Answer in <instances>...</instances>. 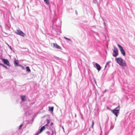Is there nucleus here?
Here are the masks:
<instances>
[{"label": "nucleus", "mask_w": 135, "mask_h": 135, "mask_svg": "<svg viewBox=\"0 0 135 135\" xmlns=\"http://www.w3.org/2000/svg\"><path fill=\"white\" fill-rule=\"evenodd\" d=\"M113 129V127H111L110 128V129Z\"/></svg>", "instance_id": "obj_32"}, {"label": "nucleus", "mask_w": 135, "mask_h": 135, "mask_svg": "<svg viewBox=\"0 0 135 135\" xmlns=\"http://www.w3.org/2000/svg\"><path fill=\"white\" fill-rule=\"evenodd\" d=\"M16 33L18 35H20L23 37H24L25 34L21 31L17 30Z\"/></svg>", "instance_id": "obj_4"}, {"label": "nucleus", "mask_w": 135, "mask_h": 135, "mask_svg": "<svg viewBox=\"0 0 135 135\" xmlns=\"http://www.w3.org/2000/svg\"><path fill=\"white\" fill-rule=\"evenodd\" d=\"M44 2L47 4H49V0H44Z\"/></svg>", "instance_id": "obj_19"}, {"label": "nucleus", "mask_w": 135, "mask_h": 135, "mask_svg": "<svg viewBox=\"0 0 135 135\" xmlns=\"http://www.w3.org/2000/svg\"><path fill=\"white\" fill-rule=\"evenodd\" d=\"M59 26H60V25H56V26L57 27H59Z\"/></svg>", "instance_id": "obj_34"}, {"label": "nucleus", "mask_w": 135, "mask_h": 135, "mask_svg": "<svg viewBox=\"0 0 135 135\" xmlns=\"http://www.w3.org/2000/svg\"><path fill=\"white\" fill-rule=\"evenodd\" d=\"M23 125V124H21L19 126V129H20L22 127V126Z\"/></svg>", "instance_id": "obj_26"}, {"label": "nucleus", "mask_w": 135, "mask_h": 135, "mask_svg": "<svg viewBox=\"0 0 135 135\" xmlns=\"http://www.w3.org/2000/svg\"><path fill=\"white\" fill-rule=\"evenodd\" d=\"M46 123H47L46 124H47V125H49V124L50 123V121L48 119H47L46 120Z\"/></svg>", "instance_id": "obj_23"}, {"label": "nucleus", "mask_w": 135, "mask_h": 135, "mask_svg": "<svg viewBox=\"0 0 135 135\" xmlns=\"http://www.w3.org/2000/svg\"><path fill=\"white\" fill-rule=\"evenodd\" d=\"M39 134V133H36L35 135H38V134Z\"/></svg>", "instance_id": "obj_28"}, {"label": "nucleus", "mask_w": 135, "mask_h": 135, "mask_svg": "<svg viewBox=\"0 0 135 135\" xmlns=\"http://www.w3.org/2000/svg\"><path fill=\"white\" fill-rule=\"evenodd\" d=\"M62 129H63V130H64V128L63 127V126L62 127Z\"/></svg>", "instance_id": "obj_31"}, {"label": "nucleus", "mask_w": 135, "mask_h": 135, "mask_svg": "<svg viewBox=\"0 0 135 135\" xmlns=\"http://www.w3.org/2000/svg\"><path fill=\"white\" fill-rule=\"evenodd\" d=\"M45 128V126L41 127L40 129V132L38 133H41Z\"/></svg>", "instance_id": "obj_12"}, {"label": "nucleus", "mask_w": 135, "mask_h": 135, "mask_svg": "<svg viewBox=\"0 0 135 135\" xmlns=\"http://www.w3.org/2000/svg\"><path fill=\"white\" fill-rule=\"evenodd\" d=\"M50 131H51L52 132L51 135H53L54 133L55 134V135H56V132L55 131V129L54 128L52 129L51 130H50Z\"/></svg>", "instance_id": "obj_13"}, {"label": "nucleus", "mask_w": 135, "mask_h": 135, "mask_svg": "<svg viewBox=\"0 0 135 135\" xmlns=\"http://www.w3.org/2000/svg\"><path fill=\"white\" fill-rule=\"evenodd\" d=\"M115 61L120 66L124 67L126 66L125 61L121 57L115 58Z\"/></svg>", "instance_id": "obj_1"}, {"label": "nucleus", "mask_w": 135, "mask_h": 135, "mask_svg": "<svg viewBox=\"0 0 135 135\" xmlns=\"http://www.w3.org/2000/svg\"><path fill=\"white\" fill-rule=\"evenodd\" d=\"M95 83H96V81L95 80Z\"/></svg>", "instance_id": "obj_39"}, {"label": "nucleus", "mask_w": 135, "mask_h": 135, "mask_svg": "<svg viewBox=\"0 0 135 135\" xmlns=\"http://www.w3.org/2000/svg\"><path fill=\"white\" fill-rule=\"evenodd\" d=\"M104 26H105V25H106V23H105V22L104 21Z\"/></svg>", "instance_id": "obj_29"}, {"label": "nucleus", "mask_w": 135, "mask_h": 135, "mask_svg": "<svg viewBox=\"0 0 135 135\" xmlns=\"http://www.w3.org/2000/svg\"><path fill=\"white\" fill-rule=\"evenodd\" d=\"M14 64L15 66H19V62L18 60H15L14 61Z\"/></svg>", "instance_id": "obj_8"}, {"label": "nucleus", "mask_w": 135, "mask_h": 135, "mask_svg": "<svg viewBox=\"0 0 135 135\" xmlns=\"http://www.w3.org/2000/svg\"><path fill=\"white\" fill-rule=\"evenodd\" d=\"M95 66L94 67L96 68L98 71H100L101 69V68L100 66L98 63H96L95 64Z\"/></svg>", "instance_id": "obj_5"}, {"label": "nucleus", "mask_w": 135, "mask_h": 135, "mask_svg": "<svg viewBox=\"0 0 135 135\" xmlns=\"http://www.w3.org/2000/svg\"><path fill=\"white\" fill-rule=\"evenodd\" d=\"M35 103V102H32L30 103V106H31L33 105Z\"/></svg>", "instance_id": "obj_24"}, {"label": "nucleus", "mask_w": 135, "mask_h": 135, "mask_svg": "<svg viewBox=\"0 0 135 135\" xmlns=\"http://www.w3.org/2000/svg\"><path fill=\"white\" fill-rule=\"evenodd\" d=\"M54 46L56 48L58 49H61V47L57 45L56 44L54 43L53 44Z\"/></svg>", "instance_id": "obj_9"}, {"label": "nucleus", "mask_w": 135, "mask_h": 135, "mask_svg": "<svg viewBox=\"0 0 135 135\" xmlns=\"http://www.w3.org/2000/svg\"><path fill=\"white\" fill-rule=\"evenodd\" d=\"M26 71L27 72H30L31 71V70L28 66H26Z\"/></svg>", "instance_id": "obj_15"}, {"label": "nucleus", "mask_w": 135, "mask_h": 135, "mask_svg": "<svg viewBox=\"0 0 135 135\" xmlns=\"http://www.w3.org/2000/svg\"><path fill=\"white\" fill-rule=\"evenodd\" d=\"M118 47H119V48L120 51L121 50L123 49L122 47L119 44H118Z\"/></svg>", "instance_id": "obj_17"}, {"label": "nucleus", "mask_w": 135, "mask_h": 135, "mask_svg": "<svg viewBox=\"0 0 135 135\" xmlns=\"http://www.w3.org/2000/svg\"><path fill=\"white\" fill-rule=\"evenodd\" d=\"M50 11L51 12V10H50Z\"/></svg>", "instance_id": "obj_40"}, {"label": "nucleus", "mask_w": 135, "mask_h": 135, "mask_svg": "<svg viewBox=\"0 0 135 135\" xmlns=\"http://www.w3.org/2000/svg\"><path fill=\"white\" fill-rule=\"evenodd\" d=\"M64 38L65 39L68 40L69 41H70V42H72V40H71V39L68 38H67L65 37H64Z\"/></svg>", "instance_id": "obj_20"}, {"label": "nucleus", "mask_w": 135, "mask_h": 135, "mask_svg": "<svg viewBox=\"0 0 135 135\" xmlns=\"http://www.w3.org/2000/svg\"><path fill=\"white\" fill-rule=\"evenodd\" d=\"M92 125L90 127V128H93V125H94V120H93L92 121Z\"/></svg>", "instance_id": "obj_22"}, {"label": "nucleus", "mask_w": 135, "mask_h": 135, "mask_svg": "<svg viewBox=\"0 0 135 135\" xmlns=\"http://www.w3.org/2000/svg\"><path fill=\"white\" fill-rule=\"evenodd\" d=\"M106 91V90H105L104 91V92H105Z\"/></svg>", "instance_id": "obj_38"}, {"label": "nucleus", "mask_w": 135, "mask_h": 135, "mask_svg": "<svg viewBox=\"0 0 135 135\" xmlns=\"http://www.w3.org/2000/svg\"><path fill=\"white\" fill-rule=\"evenodd\" d=\"M19 66L22 69H24V67H23V66L22 65H21V64H19Z\"/></svg>", "instance_id": "obj_21"}, {"label": "nucleus", "mask_w": 135, "mask_h": 135, "mask_svg": "<svg viewBox=\"0 0 135 135\" xmlns=\"http://www.w3.org/2000/svg\"><path fill=\"white\" fill-rule=\"evenodd\" d=\"M114 48L113 55L114 57H116L118 54V51L117 47H114Z\"/></svg>", "instance_id": "obj_3"}, {"label": "nucleus", "mask_w": 135, "mask_h": 135, "mask_svg": "<svg viewBox=\"0 0 135 135\" xmlns=\"http://www.w3.org/2000/svg\"><path fill=\"white\" fill-rule=\"evenodd\" d=\"M59 9H56L54 11V13L55 15H56L60 14L59 13Z\"/></svg>", "instance_id": "obj_10"}, {"label": "nucleus", "mask_w": 135, "mask_h": 135, "mask_svg": "<svg viewBox=\"0 0 135 135\" xmlns=\"http://www.w3.org/2000/svg\"><path fill=\"white\" fill-rule=\"evenodd\" d=\"M102 20H103V21H104V20L103 19V18H102Z\"/></svg>", "instance_id": "obj_42"}, {"label": "nucleus", "mask_w": 135, "mask_h": 135, "mask_svg": "<svg viewBox=\"0 0 135 135\" xmlns=\"http://www.w3.org/2000/svg\"><path fill=\"white\" fill-rule=\"evenodd\" d=\"M98 93V91H95V94H96V93Z\"/></svg>", "instance_id": "obj_35"}, {"label": "nucleus", "mask_w": 135, "mask_h": 135, "mask_svg": "<svg viewBox=\"0 0 135 135\" xmlns=\"http://www.w3.org/2000/svg\"><path fill=\"white\" fill-rule=\"evenodd\" d=\"M21 98L23 102H25L26 101V98L25 95H22L21 96Z\"/></svg>", "instance_id": "obj_7"}, {"label": "nucleus", "mask_w": 135, "mask_h": 135, "mask_svg": "<svg viewBox=\"0 0 135 135\" xmlns=\"http://www.w3.org/2000/svg\"><path fill=\"white\" fill-rule=\"evenodd\" d=\"M102 20H103V21H104V20L103 19V18H102Z\"/></svg>", "instance_id": "obj_41"}, {"label": "nucleus", "mask_w": 135, "mask_h": 135, "mask_svg": "<svg viewBox=\"0 0 135 135\" xmlns=\"http://www.w3.org/2000/svg\"><path fill=\"white\" fill-rule=\"evenodd\" d=\"M109 62H107V63H106V64H108V63Z\"/></svg>", "instance_id": "obj_33"}, {"label": "nucleus", "mask_w": 135, "mask_h": 135, "mask_svg": "<svg viewBox=\"0 0 135 135\" xmlns=\"http://www.w3.org/2000/svg\"><path fill=\"white\" fill-rule=\"evenodd\" d=\"M119 107V105L118 107L112 111V113L114 114L116 117L118 116V114L119 112L120 108Z\"/></svg>", "instance_id": "obj_2"}, {"label": "nucleus", "mask_w": 135, "mask_h": 135, "mask_svg": "<svg viewBox=\"0 0 135 135\" xmlns=\"http://www.w3.org/2000/svg\"><path fill=\"white\" fill-rule=\"evenodd\" d=\"M60 26H61V22H60Z\"/></svg>", "instance_id": "obj_37"}, {"label": "nucleus", "mask_w": 135, "mask_h": 135, "mask_svg": "<svg viewBox=\"0 0 135 135\" xmlns=\"http://www.w3.org/2000/svg\"><path fill=\"white\" fill-rule=\"evenodd\" d=\"M100 135H102L101 134Z\"/></svg>", "instance_id": "obj_43"}, {"label": "nucleus", "mask_w": 135, "mask_h": 135, "mask_svg": "<svg viewBox=\"0 0 135 135\" xmlns=\"http://www.w3.org/2000/svg\"><path fill=\"white\" fill-rule=\"evenodd\" d=\"M49 110L51 112H52L54 109V107H49Z\"/></svg>", "instance_id": "obj_16"}, {"label": "nucleus", "mask_w": 135, "mask_h": 135, "mask_svg": "<svg viewBox=\"0 0 135 135\" xmlns=\"http://www.w3.org/2000/svg\"><path fill=\"white\" fill-rule=\"evenodd\" d=\"M53 122H51V124H50V125L49 126H50V127L51 128L52 127V125H53Z\"/></svg>", "instance_id": "obj_25"}, {"label": "nucleus", "mask_w": 135, "mask_h": 135, "mask_svg": "<svg viewBox=\"0 0 135 135\" xmlns=\"http://www.w3.org/2000/svg\"><path fill=\"white\" fill-rule=\"evenodd\" d=\"M0 65L2 66H3V67L5 68L6 69H7V67L3 64L0 63Z\"/></svg>", "instance_id": "obj_18"}, {"label": "nucleus", "mask_w": 135, "mask_h": 135, "mask_svg": "<svg viewBox=\"0 0 135 135\" xmlns=\"http://www.w3.org/2000/svg\"><path fill=\"white\" fill-rule=\"evenodd\" d=\"M107 64H106V65H105V68L106 67H107Z\"/></svg>", "instance_id": "obj_36"}, {"label": "nucleus", "mask_w": 135, "mask_h": 135, "mask_svg": "<svg viewBox=\"0 0 135 135\" xmlns=\"http://www.w3.org/2000/svg\"><path fill=\"white\" fill-rule=\"evenodd\" d=\"M9 48L10 49L12 50V48L11 47V46H9Z\"/></svg>", "instance_id": "obj_30"}, {"label": "nucleus", "mask_w": 135, "mask_h": 135, "mask_svg": "<svg viewBox=\"0 0 135 135\" xmlns=\"http://www.w3.org/2000/svg\"><path fill=\"white\" fill-rule=\"evenodd\" d=\"M75 13H76V15H78V13H77V11L76 10H75Z\"/></svg>", "instance_id": "obj_27"}, {"label": "nucleus", "mask_w": 135, "mask_h": 135, "mask_svg": "<svg viewBox=\"0 0 135 135\" xmlns=\"http://www.w3.org/2000/svg\"><path fill=\"white\" fill-rule=\"evenodd\" d=\"M122 54L124 56H125L126 55L124 49L120 51Z\"/></svg>", "instance_id": "obj_14"}, {"label": "nucleus", "mask_w": 135, "mask_h": 135, "mask_svg": "<svg viewBox=\"0 0 135 135\" xmlns=\"http://www.w3.org/2000/svg\"><path fill=\"white\" fill-rule=\"evenodd\" d=\"M45 128L46 129H48L49 130H50L52 129L50 127L49 125H47V124H46L45 125Z\"/></svg>", "instance_id": "obj_11"}, {"label": "nucleus", "mask_w": 135, "mask_h": 135, "mask_svg": "<svg viewBox=\"0 0 135 135\" xmlns=\"http://www.w3.org/2000/svg\"><path fill=\"white\" fill-rule=\"evenodd\" d=\"M2 61L4 62L5 64L8 65L9 64V62L8 60L7 59H3Z\"/></svg>", "instance_id": "obj_6"}]
</instances>
